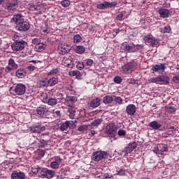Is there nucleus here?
Segmentation results:
<instances>
[{
    "label": "nucleus",
    "mask_w": 179,
    "mask_h": 179,
    "mask_svg": "<svg viewBox=\"0 0 179 179\" xmlns=\"http://www.w3.org/2000/svg\"><path fill=\"white\" fill-rule=\"evenodd\" d=\"M141 45H135L134 43H128L124 42L122 44L120 48L122 51H126V52H136L141 48Z\"/></svg>",
    "instance_id": "nucleus-1"
},
{
    "label": "nucleus",
    "mask_w": 179,
    "mask_h": 179,
    "mask_svg": "<svg viewBox=\"0 0 179 179\" xmlns=\"http://www.w3.org/2000/svg\"><path fill=\"white\" fill-rule=\"evenodd\" d=\"M143 41L145 44L151 45V47H159L160 43H159V39L153 36L152 34H147L143 36Z\"/></svg>",
    "instance_id": "nucleus-2"
},
{
    "label": "nucleus",
    "mask_w": 179,
    "mask_h": 179,
    "mask_svg": "<svg viewBox=\"0 0 179 179\" xmlns=\"http://www.w3.org/2000/svg\"><path fill=\"white\" fill-rule=\"evenodd\" d=\"M10 89V90H13L14 93H15V96H24L26 94V85L23 83L15 84Z\"/></svg>",
    "instance_id": "nucleus-3"
},
{
    "label": "nucleus",
    "mask_w": 179,
    "mask_h": 179,
    "mask_svg": "<svg viewBox=\"0 0 179 179\" xmlns=\"http://www.w3.org/2000/svg\"><path fill=\"white\" fill-rule=\"evenodd\" d=\"M105 134H107L109 138H115L117 136V128L115 124L110 123L106 125L105 128Z\"/></svg>",
    "instance_id": "nucleus-4"
},
{
    "label": "nucleus",
    "mask_w": 179,
    "mask_h": 179,
    "mask_svg": "<svg viewBox=\"0 0 179 179\" xmlns=\"http://www.w3.org/2000/svg\"><path fill=\"white\" fill-rule=\"evenodd\" d=\"M55 176V171L43 169L38 174V177L41 178L51 179Z\"/></svg>",
    "instance_id": "nucleus-5"
},
{
    "label": "nucleus",
    "mask_w": 179,
    "mask_h": 179,
    "mask_svg": "<svg viewBox=\"0 0 179 179\" xmlns=\"http://www.w3.org/2000/svg\"><path fill=\"white\" fill-rule=\"evenodd\" d=\"M108 156V154L106 151H96L92 154V160L94 162H100L103 159H106Z\"/></svg>",
    "instance_id": "nucleus-6"
},
{
    "label": "nucleus",
    "mask_w": 179,
    "mask_h": 179,
    "mask_svg": "<svg viewBox=\"0 0 179 179\" xmlns=\"http://www.w3.org/2000/svg\"><path fill=\"white\" fill-rule=\"evenodd\" d=\"M27 9L31 10L32 12H36L37 15H41L43 12V9H44V5L43 4H38L34 5L33 3H28L27 5Z\"/></svg>",
    "instance_id": "nucleus-7"
},
{
    "label": "nucleus",
    "mask_w": 179,
    "mask_h": 179,
    "mask_svg": "<svg viewBox=\"0 0 179 179\" xmlns=\"http://www.w3.org/2000/svg\"><path fill=\"white\" fill-rule=\"evenodd\" d=\"M17 8H19V2L17 0H8L6 3V9H7L8 12L16 10Z\"/></svg>",
    "instance_id": "nucleus-8"
},
{
    "label": "nucleus",
    "mask_w": 179,
    "mask_h": 179,
    "mask_svg": "<svg viewBox=\"0 0 179 179\" xmlns=\"http://www.w3.org/2000/svg\"><path fill=\"white\" fill-rule=\"evenodd\" d=\"M25 47L26 42H24V41H15L11 45L13 51H22V50H24Z\"/></svg>",
    "instance_id": "nucleus-9"
},
{
    "label": "nucleus",
    "mask_w": 179,
    "mask_h": 179,
    "mask_svg": "<svg viewBox=\"0 0 179 179\" xmlns=\"http://www.w3.org/2000/svg\"><path fill=\"white\" fill-rule=\"evenodd\" d=\"M136 64L135 62H129L122 66V69L124 73H131L135 71Z\"/></svg>",
    "instance_id": "nucleus-10"
},
{
    "label": "nucleus",
    "mask_w": 179,
    "mask_h": 179,
    "mask_svg": "<svg viewBox=\"0 0 179 179\" xmlns=\"http://www.w3.org/2000/svg\"><path fill=\"white\" fill-rule=\"evenodd\" d=\"M78 101V99L76 96H69L65 99L64 104L67 106V107H75V103Z\"/></svg>",
    "instance_id": "nucleus-11"
},
{
    "label": "nucleus",
    "mask_w": 179,
    "mask_h": 179,
    "mask_svg": "<svg viewBox=\"0 0 179 179\" xmlns=\"http://www.w3.org/2000/svg\"><path fill=\"white\" fill-rule=\"evenodd\" d=\"M52 160L53 161L50 163L51 169H59V166H61V163H62V159L58 156H56L53 157Z\"/></svg>",
    "instance_id": "nucleus-12"
},
{
    "label": "nucleus",
    "mask_w": 179,
    "mask_h": 179,
    "mask_svg": "<svg viewBox=\"0 0 179 179\" xmlns=\"http://www.w3.org/2000/svg\"><path fill=\"white\" fill-rule=\"evenodd\" d=\"M71 51V46L66 44H61L58 48V52L60 55H65V54H68Z\"/></svg>",
    "instance_id": "nucleus-13"
},
{
    "label": "nucleus",
    "mask_w": 179,
    "mask_h": 179,
    "mask_svg": "<svg viewBox=\"0 0 179 179\" xmlns=\"http://www.w3.org/2000/svg\"><path fill=\"white\" fill-rule=\"evenodd\" d=\"M36 113L42 118H45V117H47L46 114L48 113V109L47 108V106H42L36 108Z\"/></svg>",
    "instance_id": "nucleus-14"
},
{
    "label": "nucleus",
    "mask_w": 179,
    "mask_h": 179,
    "mask_svg": "<svg viewBox=\"0 0 179 179\" xmlns=\"http://www.w3.org/2000/svg\"><path fill=\"white\" fill-rule=\"evenodd\" d=\"M29 29H30V24L24 21L16 26V29L20 30V31H27Z\"/></svg>",
    "instance_id": "nucleus-15"
},
{
    "label": "nucleus",
    "mask_w": 179,
    "mask_h": 179,
    "mask_svg": "<svg viewBox=\"0 0 179 179\" xmlns=\"http://www.w3.org/2000/svg\"><path fill=\"white\" fill-rule=\"evenodd\" d=\"M138 147L136 142L134 141L130 143L127 147L124 150V155H128V153H131L135 150V148Z\"/></svg>",
    "instance_id": "nucleus-16"
},
{
    "label": "nucleus",
    "mask_w": 179,
    "mask_h": 179,
    "mask_svg": "<svg viewBox=\"0 0 179 179\" xmlns=\"http://www.w3.org/2000/svg\"><path fill=\"white\" fill-rule=\"evenodd\" d=\"M30 131L32 134H40L45 131V127L41 125H34L30 127Z\"/></svg>",
    "instance_id": "nucleus-17"
},
{
    "label": "nucleus",
    "mask_w": 179,
    "mask_h": 179,
    "mask_svg": "<svg viewBox=\"0 0 179 179\" xmlns=\"http://www.w3.org/2000/svg\"><path fill=\"white\" fill-rule=\"evenodd\" d=\"M158 13L160 17H162V19H166L170 16V10L162 8L158 10Z\"/></svg>",
    "instance_id": "nucleus-18"
},
{
    "label": "nucleus",
    "mask_w": 179,
    "mask_h": 179,
    "mask_svg": "<svg viewBox=\"0 0 179 179\" xmlns=\"http://www.w3.org/2000/svg\"><path fill=\"white\" fill-rule=\"evenodd\" d=\"M126 112L128 114V115H135V113H136V106L134 104H129L126 108Z\"/></svg>",
    "instance_id": "nucleus-19"
},
{
    "label": "nucleus",
    "mask_w": 179,
    "mask_h": 179,
    "mask_svg": "<svg viewBox=\"0 0 179 179\" xmlns=\"http://www.w3.org/2000/svg\"><path fill=\"white\" fill-rule=\"evenodd\" d=\"M12 179H24L26 178V175L23 172L13 171L11 174Z\"/></svg>",
    "instance_id": "nucleus-20"
},
{
    "label": "nucleus",
    "mask_w": 179,
    "mask_h": 179,
    "mask_svg": "<svg viewBox=\"0 0 179 179\" xmlns=\"http://www.w3.org/2000/svg\"><path fill=\"white\" fill-rule=\"evenodd\" d=\"M166 66H164V64H155L152 68V71H155V72H160V71L164 72Z\"/></svg>",
    "instance_id": "nucleus-21"
},
{
    "label": "nucleus",
    "mask_w": 179,
    "mask_h": 179,
    "mask_svg": "<svg viewBox=\"0 0 179 179\" xmlns=\"http://www.w3.org/2000/svg\"><path fill=\"white\" fill-rule=\"evenodd\" d=\"M13 22L16 23L17 26L20 24V23H22V22L24 21V19H23V15L20 14H16L13 16Z\"/></svg>",
    "instance_id": "nucleus-22"
},
{
    "label": "nucleus",
    "mask_w": 179,
    "mask_h": 179,
    "mask_svg": "<svg viewBox=\"0 0 179 179\" xmlns=\"http://www.w3.org/2000/svg\"><path fill=\"white\" fill-rule=\"evenodd\" d=\"M62 64L67 68H71V66L73 65L72 57H69V58L64 59L62 61Z\"/></svg>",
    "instance_id": "nucleus-23"
},
{
    "label": "nucleus",
    "mask_w": 179,
    "mask_h": 179,
    "mask_svg": "<svg viewBox=\"0 0 179 179\" xmlns=\"http://www.w3.org/2000/svg\"><path fill=\"white\" fill-rule=\"evenodd\" d=\"M170 78L166 76H159V85H169Z\"/></svg>",
    "instance_id": "nucleus-24"
},
{
    "label": "nucleus",
    "mask_w": 179,
    "mask_h": 179,
    "mask_svg": "<svg viewBox=\"0 0 179 179\" xmlns=\"http://www.w3.org/2000/svg\"><path fill=\"white\" fill-rule=\"evenodd\" d=\"M149 127L152 128V129L157 131V129H160V128H162V124L157 122V121H152L150 122Z\"/></svg>",
    "instance_id": "nucleus-25"
},
{
    "label": "nucleus",
    "mask_w": 179,
    "mask_h": 179,
    "mask_svg": "<svg viewBox=\"0 0 179 179\" xmlns=\"http://www.w3.org/2000/svg\"><path fill=\"white\" fill-rule=\"evenodd\" d=\"M69 76H76V79L80 80L82 79V74H80V71L78 70L72 71L69 72Z\"/></svg>",
    "instance_id": "nucleus-26"
},
{
    "label": "nucleus",
    "mask_w": 179,
    "mask_h": 179,
    "mask_svg": "<svg viewBox=\"0 0 179 179\" xmlns=\"http://www.w3.org/2000/svg\"><path fill=\"white\" fill-rule=\"evenodd\" d=\"M45 47H47V45L44 43H40L35 45V50L38 52H41L45 50Z\"/></svg>",
    "instance_id": "nucleus-27"
},
{
    "label": "nucleus",
    "mask_w": 179,
    "mask_h": 179,
    "mask_svg": "<svg viewBox=\"0 0 179 179\" xmlns=\"http://www.w3.org/2000/svg\"><path fill=\"white\" fill-rule=\"evenodd\" d=\"M100 103H101V99L96 98L91 101L90 107H92V108H96V107H99V106H100Z\"/></svg>",
    "instance_id": "nucleus-28"
},
{
    "label": "nucleus",
    "mask_w": 179,
    "mask_h": 179,
    "mask_svg": "<svg viewBox=\"0 0 179 179\" xmlns=\"http://www.w3.org/2000/svg\"><path fill=\"white\" fill-rule=\"evenodd\" d=\"M68 113H69V118H71V120H73L76 114V109L75 108V107H69Z\"/></svg>",
    "instance_id": "nucleus-29"
},
{
    "label": "nucleus",
    "mask_w": 179,
    "mask_h": 179,
    "mask_svg": "<svg viewBox=\"0 0 179 179\" xmlns=\"http://www.w3.org/2000/svg\"><path fill=\"white\" fill-rule=\"evenodd\" d=\"M15 76L19 78H24L26 76V71L23 69H18L16 71Z\"/></svg>",
    "instance_id": "nucleus-30"
},
{
    "label": "nucleus",
    "mask_w": 179,
    "mask_h": 179,
    "mask_svg": "<svg viewBox=\"0 0 179 179\" xmlns=\"http://www.w3.org/2000/svg\"><path fill=\"white\" fill-rule=\"evenodd\" d=\"M113 100H114L113 99V96L110 95H106L103 99V103L104 104H111V103H113Z\"/></svg>",
    "instance_id": "nucleus-31"
},
{
    "label": "nucleus",
    "mask_w": 179,
    "mask_h": 179,
    "mask_svg": "<svg viewBox=\"0 0 179 179\" xmlns=\"http://www.w3.org/2000/svg\"><path fill=\"white\" fill-rule=\"evenodd\" d=\"M165 110L166 113H169L170 114H173V113H176L177 111V109L170 105H168L165 106Z\"/></svg>",
    "instance_id": "nucleus-32"
},
{
    "label": "nucleus",
    "mask_w": 179,
    "mask_h": 179,
    "mask_svg": "<svg viewBox=\"0 0 179 179\" xmlns=\"http://www.w3.org/2000/svg\"><path fill=\"white\" fill-rule=\"evenodd\" d=\"M46 104H48V106H57V104H58V99L55 98H50Z\"/></svg>",
    "instance_id": "nucleus-33"
},
{
    "label": "nucleus",
    "mask_w": 179,
    "mask_h": 179,
    "mask_svg": "<svg viewBox=\"0 0 179 179\" xmlns=\"http://www.w3.org/2000/svg\"><path fill=\"white\" fill-rule=\"evenodd\" d=\"M159 150L161 155H164V152H169V147L164 144L159 145Z\"/></svg>",
    "instance_id": "nucleus-34"
},
{
    "label": "nucleus",
    "mask_w": 179,
    "mask_h": 179,
    "mask_svg": "<svg viewBox=\"0 0 179 179\" xmlns=\"http://www.w3.org/2000/svg\"><path fill=\"white\" fill-rule=\"evenodd\" d=\"M58 83V79L56 78H52L48 81L49 86H55Z\"/></svg>",
    "instance_id": "nucleus-35"
},
{
    "label": "nucleus",
    "mask_w": 179,
    "mask_h": 179,
    "mask_svg": "<svg viewBox=\"0 0 179 179\" xmlns=\"http://www.w3.org/2000/svg\"><path fill=\"white\" fill-rule=\"evenodd\" d=\"M101 122H103V120L96 119L91 122V125H92V127H99V125H100V124H101Z\"/></svg>",
    "instance_id": "nucleus-36"
},
{
    "label": "nucleus",
    "mask_w": 179,
    "mask_h": 179,
    "mask_svg": "<svg viewBox=\"0 0 179 179\" xmlns=\"http://www.w3.org/2000/svg\"><path fill=\"white\" fill-rule=\"evenodd\" d=\"M8 65L9 66H11L13 69H17V65L16 64L13 59H10L8 60Z\"/></svg>",
    "instance_id": "nucleus-37"
},
{
    "label": "nucleus",
    "mask_w": 179,
    "mask_h": 179,
    "mask_svg": "<svg viewBox=\"0 0 179 179\" xmlns=\"http://www.w3.org/2000/svg\"><path fill=\"white\" fill-rule=\"evenodd\" d=\"M89 127H90V125L83 124L78 127V131H79V132H85V131L89 129Z\"/></svg>",
    "instance_id": "nucleus-38"
},
{
    "label": "nucleus",
    "mask_w": 179,
    "mask_h": 179,
    "mask_svg": "<svg viewBox=\"0 0 179 179\" xmlns=\"http://www.w3.org/2000/svg\"><path fill=\"white\" fill-rule=\"evenodd\" d=\"M85 51V49L83 46L82 45L76 46V52H77V54H83Z\"/></svg>",
    "instance_id": "nucleus-39"
},
{
    "label": "nucleus",
    "mask_w": 179,
    "mask_h": 179,
    "mask_svg": "<svg viewBox=\"0 0 179 179\" xmlns=\"http://www.w3.org/2000/svg\"><path fill=\"white\" fill-rule=\"evenodd\" d=\"M82 41V36L79 34L74 35L73 36V43L75 44H78V43H80Z\"/></svg>",
    "instance_id": "nucleus-40"
},
{
    "label": "nucleus",
    "mask_w": 179,
    "mask_h": 179,
    "mask_svg": "<svg viewBox=\"0 0 179 179\" xmlns=\"http://www.w3.org/2000/svg\"><path fill=\"white\" fill-rule=\"evenodd\" d=\"M149 83H158L160 84L159 76L156 78H152L148 80Z\"/></svg>",
    "instance_id": "nucleus-41"
},
{
    "label": "nucleus",
    "mask_w": 179,
    "mask_h": 179,
    "mask_svg": "<svg viewBox=\"0 0 179 179\" xmlns=\"http://www.w3.org/2000/svg\"><path fill=\"white\" fill-rule=\"evenodd\" d=\"M97 8L98 9H101V10L108 9L107 1H104L102 3L98 4L97 5Z\"/></svg>",
    "instance_id": "nucleus-42"
},
{
    "label": "nucleus",
    "mask_w": 179,
    "mask_h": 179,
    "mask_svg": "<svg viewBox=\"0 0 179 179\" xmlns=\"http://www.w3.org/2000/svg\"><path fill=\"white\" fill-rule=\"evenodd\" d=\"M61 5L63 8H68L71 5V1L69 0H63L61 1Z\"/></svg>",
    "instance_id": "nucleus-43"
},
{
    "label": "nucleus",
    "mask_w": 179,
    "mask_h": 179,
    "mask_svg": "<svg viewBox=\"0 0 179 179\" xmlns=\"http://www.w3.org/2000/svg\"><path fill=\"white\" fill-rule=\"evenodd\" d=\"M168 135H171V136H173V135H176V129H174V127H171L169 128L167 131Z\"/></svg>",
    "instance_id": "nucleus-44"
},
{
    "label": "nucleus",
    "mask_w": 179,
    "mask_h": 179,
    "mask_svg": "<svg viewBox=\"0 0 179 179\" xmlns=\"http://www.w3.org/2000/svg\"><path fill=\"white\" fill-rule=\"evenodd\" d=\"M116 1H112V2H108L106 1V6L107 8H115V6L117 5Z\"/></svg>",
    "instance_id": "nucleus-45"
},
{
    "label": "nucleus",
    "mask_w": 179,
    "mask_h": 179,
    "mask_svg": "<svg viewBox=\"0 0 179 179\" xmlns=\"http://www.w3.org/2000/svg\"><path fill=\"white\" fill-rule=\"evenodd\" d=\"M42 97H43L42 99L43 103H48V100L50 99H48V95L47 94V93L42 94Z\"/></svg>",
    "instance_id": "nucleus-46"
},
{
    "label": "nucleus",
    "mask_w": 179,
    "mask_h": 179,
    "mask_svg": "<svg viewBox=\"0 0 179 179\" xmlns=\"http://www.w3.org/2000/svg\"><path fill=\"white\" fill-rule=\"evenodd\" d=\"M41 171V168L39 166H34L31 169V171L34 174H38V171Z\"/></svg>",
    "instance_id": "nucleus-47"
},
{
    "label": "nucleus",
    "mask_w": 179,
    "mask_h": 179,
    "mask_svg": "<svg viewBox=\"0 0 179 179\" xmlns=\"http://www.w3.org/2000/svg\"><path fill=\"white\" fill-rule=\"evenodd\" d=\"M69 127L68 126V123L66 122L61 124L60 129L61 131H66Z\"/></svg>",
    "instance_id": "nucleus-48"
},
{
    "label": "nucleus",
    "mask_w": 179,
    "mask_h": 179,
    "mask_svg": "<svg viewBox=\"0 0 179 179\" xmlns=\"http://www.w3.org/2000/svg\"><path fill=\"white\" fill-rule=\"evenodd\" d=\"M40 87H45L46 86H49L48 81L42 80L39 83Z\"/></svg>",
    "instance_id": "nucleus-49"
},
{
    "label": "nucleus",
    "mask_w": 179,
    "mask_h": 179,
    "mask_svg": "<svg viewBox=\"0 0 179 179\" xmlns=\"http://www.w3.org/2000/svg\"><path fill=\"white\" fill-rule=\"evenodd\" d=\"M52 114H53V116L55 117V118H59V117H61V111L59 110H52Z\"/></svg>",
    "instance_id": "nucleus-50"
},
{
    "label": "nucleus",
    "mask_w": 179,
    "mask_h": 179,
    "mask_svg": "<svg viewBox=\"0 0 179 179\" xmlns=\"http://www.w3.org/2000/svg\"><path fill=\"white\" fill-rule=\"evenodd\" d=\"M76 66L77 69H78L80 71H82V69L85 68V64H83V62H78Z\"/></svg>",
    "instance_id": "nucleus-51"
},
{
    "label": "nucleus",
    "mask_w": 179,
    "mask_h": 179,
    "mask_svg": "<svg viewBox=\"0 0 179 179\" xmlns=\"http://www.w3.org/2000/svg\"><path fill=\"white\" fill-rule=\"evenodd\" d=\"M170 31H171V28L170 26H166L164 27V29H162V33H170Z\"/></svg>",
    "instance_id": "nucleus-52"
},
{
    "label": "nucleus",
    "mask_w": 179,
    "mask_h": 179,
    "mask_svg": "<svg viewBox=\"0 0 179 179\" xmlns=\"http://www.w3.org/2000/svg\"><path fill=\"white\" fill-rule=\"evenodd\" d=\"M119 136H125L127 135V131L125 130L120 129L117 132Z\"/></svg>",
    "instance_id": "nucleus-53"
},
{
    "label": "nucleus",
    "mask_w": 179,
    "mask_h": 179,
    "mask_svg": "<svg viewBox=\"0 0 179 179\" xmlns=\"http://www.w3.org/2000/svg\"><path fill=\"white\" fill-rule=\"evenodd\" d=\"M27 69H28V71H29L30 72H33V71H36V69H37V67L33 65H29L27 67Z\"/></svg>",
    "instance_id": "nucleus-54"
},
{
    "label": "nucleus",
    "mask_w": 179,
    "mask_h": 179,
    "mask_svg": "<svg viewBox=\"0 0 179 179\" xmlns=\"http://www.w3.org/2000/svg\"><path fill=\"white\" fill-rule=\"evenodd\" d=\"M115 101L118 104H122V99L120 96H115Z\"/></svg>",
    "instance_id": "nucleus-55"
},
{
    "label": "nucleus",
    "mask_w": 179,
    "mask_h": 179,
    "mask_svg": "<svg viewBox=\"0 0 179 179\" xmlns=\"http://www.w3.org/2000/svg\"><path fill=\"white\" fill-rule=\"evenodd\" d=\"M56 73H58V69H53L48 73V75H56Z\"/></svg>",
    "instance_id": "nucleus-56"
},
{
    "label": "nucleus",
    "mask_w": 179,
    "mask_h": 179,
    "mask_svg": "<svg viewBox=\"0 0 179 179\" xmlns=\"http://www.w3.org/2000/svg\"><path fill=\"white\" fill-rule=\"evenodd\" d=\"M104 178L106 179H114V176L111 173H106L104 175Z\"/></svg>",
    "instance_id": "nucleus-57"
},
{
    "label": "nucleus",
    "mask_w": 179,
    "mask_h": 179,
    "mask_svg": "<svg viewBox=\"0 0 179 179\" xmlns=\"http://www.w3.org/2000/svg\"><path fill=\"white\" fill-rule=\"evenodd\" d=\"M122 81V80L121 79V77H120V76H116L114 78V82L115 83H121Z\"/></svg>",
    "instance_id": "nucleus-58"
},
{
    "label": "nucleus",
    "mask_w": 179,
    "mask_h": 179,
    "mask_svg": "<svg viewBox=\"0 0 179 179\" xmlns=\"http://www.w3.org/2000/svg\"><path fill=\"white\" fill-rule=\"evenodd\" d=\"M124 17V14L120 13L116 16V20H119V22H121Z\"/></svg>",
    "instance_id": "nucleus-59"
},
{
    "label": "nucleus",
    "mask_w": 179,
    "mask_h": 179,
    "mask_svg": "<svg viewBox=\"0 0 179 179\" xmlns=\"http://www.w3.org/2000/svg\"><path fill=\"white\" fill-rule=\"evenodd\" d=\"M152 151L154 152V153H155L156 155H162L160 152V147L159 148H155Z\"/></svg>",
    "instance_id": "nucleus-60"
},
{
    "label": "nucleus",
    "mask_w": 179,
    "mask_h": 179,
    "mask_svg": "<svg viewBox=\"0 0 179 179\" xmlns=\"http://www.w3.org/2000/svg\"><path fill=\"white\" fill-rule=\"evenodd\" d=\"M32 44H36V45H37V44H40V39L38 38L32 39Z\"/></svg>",
    "instance_id": "nucleus-61"
},
{
    "label": "nucleus",
    "mask_w": 179,
    "mask_h": 179,
    "mask_svg": "<svg viewBox=\"0 0 179 179\" xmlns=\"http://www.w3.org/2000/svg\"><path fill=\"white\" fill-rule=\"evenodd\" d=\"M117 176H125V170L120 169V171H117Z\"/></svg>",
    "instance_id": "nucleus-62"
},
{
    "label": "nucleus",
    "mask_w": 179,
    "mask_h": 179,
    "mask_svg": "<svg viewBox=\"0 0 179 179\" xmlns=\"http://www.w3.org/2000/svg\"><path fill=\"white\" fill-rule=\"evenodd\" d=\"M86 65H87V66H92V65H93V60L88 59L86 62Z\"/></svg>",
    "instance_id": "nucleus-63"
},
{
    "label": "nucleus",
    "mask_w": 179,
    "mask_h": 179,
    "mask_svg": "<svg viewBox=\"0 0 179 179\" xmlns=\"http://www.w3.org/2000/svg\"><path fill=\"white\" fill-rule=\"evenodd\" d=\"M173 82H174V83H179V76L173 77Z\"/></svg>",
    "instance_id": "nucleus-64"
}]
</instances>
